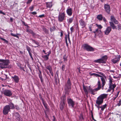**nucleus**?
Segmentation results:
<instances>
[{
	"label": "nucleus",
	"instance_id": "49",
	"mask_svg": "<svg viewBox=\"0 0 121 121\" xmlns=\"http://www.w3.org/2000/svg\"><path fill=\"white\" fill-rule=\"evenodd\" d=\"M98 73H99V74L103 75L104 77L105 78V79L106 78V76H105V75H104V74L103 73L101 72H98Z\"/></svg>",
	"mask_w": 121,
	"mask_h": 121
},
{
	"label": "nucleus",
	"instance_id": "21",
	"mask_svg": "<svg viewBox=\"0 0 121 121\" xmlns=\"http://www.w3.org/2000/svg\"><path fill=\"white\" fill-rule=\"evenodd\" d=\"M9 106L10 109H13L15 108L14 104L12 102H10L9 103L8 105H7Z\"/></svg>",
	"mask_w": 121,
	"mask_h": 121
},
{
	"label": "nucleus",
	"instance_id": "62",
	"mask_svg": "<svg viewBox=\"0 0 121 121\" xmlns=\"http://www.w3.org/2000/svg\"><path fill=\"white\" fill-rule=\"evenodd\" d=\"M37 13L35 12H31V13L33 15H35Z\"/></svg>",
	"mask_w": 121,
	"mask_h": 121
},
{
	"label": "nucleus",
	"instance_id": "52",
	"mask_svg": "<svg viewBox=\"0 0 121 121\" xmlns=\"http://www.w3.org/2000/svg\"><path fill=\"white\" fill-rule=\"evenodd\" d=\"M70 30H71V33H72L74 31V28L72 26V27L70 28Z\"/></svg>",
	"mask_w": 121,
	"mask_h": 121
},
{
	"label": "nucleus",
	"instance_id": "47",
	"mask_svg": "<svg viewBox=\"0 0 121 121\" xmlns=\"http://www.w3.org/2000/svg\"><path fill=\"white\" fill-rule=\"evenodd\" d=\"M69 36V33H68V39L69 41V43H70V44H71V41L70 40Z\"/></svg>",
	"mask_w": 121,
	"mask_h": 121
},
{
	"label": "nucleus",
	"instance_id": "30",
	"mask_svg": "<svg viewBox=\"0 0 121 121\" xmlns=\"http://www.w3.org/2000/svg\"><path fill=\"white\" fill-rule=\"evenodd\" d=\"M14 115L16 119L19 118L20 116L18 112H15L13 114Z\"/></svg>",
	"mask_w": 121,
	"mask_h": 121
},
{
	"label": "nucleus",
	"instance_id": "57",
	"mask_svg": "<svg viewBox=\"0 0 121 121\" xmlns=\"http://www.w3.org/2000/svg\"><path fill=\"white\" fill-rule=\"evenodd\" d=\"M30 56L31 58L33 60V59L32 57V56L31 53V52L29 53Z\"/></svg>",
	"mask_w": 121,
	"mask_h": 121
},
{
	"label": "nucleus",
	"instance_id": "20",
	"mask_svg": "<svg viewBox=\"0 0 121 121\" xmlns=\"http://www.w3.org/2000/svg\"><path fill=\"white\" fill-rule=\"evenodd\" d=\"M101 79L102 83V89L103 90L104 86L106 83V81L104 78L102 76L101 77Z\"/></svg>",
	"mask_w": 121,
	"mask_h": 121
},
{
	"label": "nucleus",
	"instance_id": "51",
	"mask_svg": "<svg viewBox=\"0 0 121 121\" xmlns=\"http://www.w3.org/2000/svg\"><path fill=\"white\" fill-rule=\"evenodd\" d=\"M34 8V6H32L31 7H30L29 8V9L31 11H32L33 10Z\"/></svg>",
	"mask_w": 121,
	"mask_h": 121
},
{
	"label": "nucleus",
	"instance_id": "9",
	"mask_svg": "<svg viewBox=\"0 0 121 121\" xmlns=\"http://www.w3.org/2000/svg\"><path fill=\"white\" fill-rule=\"evenodd\" d=\"M10 108L8 105H6L4 108L3 111V114L6 115L8 114L9 112L10 111Z\"/></svg>",
	"mask_w": 121,
	"mask_h": 121
},
{
	"label": "nucleus",
	"instance_id": "55",
	"mask_svg": "<svg viewBox=\"0 0 121 121\" xmlns=\"http://www.w3.org/2000/svg\"><path fill=\"white\" fill-rule=\"evenodd\" d=\"M65 65H63L62 67V69L63 71H64L65 69Z\"/></svg>",
	"mask_w": 121,
	"mask_h": 121
},
{
	"label": "nucleus",
	"instance_id": "6",
	"mask_svg": "<svg viewBox=\"0 0 121 121\" xmlns=\"http://www.w3.org/2000/svg\"><path fill=\"white\" fill-rule=\"evenodd\" d=\"M107 59V57L106 56H103L100 59L95 60L94 62L95 63H105Z\"/></svg>",
	"mask_w": 121,
	"mask_h": 121
},
{
	"label": "nucleus",
	"instance_id": "44",
	"mask_svg": "<svg viewBox=\"0 0 121 121\" xmlns=\"http://www.w3.org/2000/svg\"><path fill=\"white\" fill-rule=\"evenodd\" d=\"M26 48L27 50V51L29 53L31 52V50L30 47L27 46H26Z\"/></svg>",
	"mask_w": 121,
	"mask_h": 121
},
{
	"label": "nucleus",
	"instance_id": "45",
	"mask_svg": "<svg viewBox=\"0 0 121 121\" xmlns=\"http://www.w3.org/2000/svg\"><path fill=\"white\" fill-rule=\"evenodd\" d=\"M65 42L66 44V46L68 47V44L67 43V35H66L65 37Z\"/></svg>",
	"mask_w": 121,
	"mask_h": 121
},
{
	"label": "nucleus",
	"instance_id": "18",
	"mask_svg": "<svg viewBox=\"0 0 121 121\" xmlns=\"http://www.w3.org/2000/svg\"><path fill=\"white\" fill-rule=\"evenodd\" d=\"M72 9L71 8H68L66 11L67 14L70 16H71L72 14Z\"/></svg>",
	"mask_w": 121,
	"mask_h": 121
},
{
	"label": "nucleus",
	"instance_id": "12",
	"mask_svg": "<svg viewBox=\"0 0 121 121\" xmlns=\"http://www.w3.org/2000/svg\"><path fill=\"white\" fill-rule=\"evenodd\" d=\"M109 87V89L107 91V92H110L112 90V89L114 88L116 86V85L115 84H108Z\"/></svg>",
	"mask_w": 121,
	"mask_h": 121
},
{
	"label": "nucleus",
	"instance_id": "34",
	"mask_svg": "<svg viewBox=\"0 0 121 121\" xmlns=\"http://www.w3.org/2000/svg\"><path fill=\"white\" fill-rule=\"evenodd\" d=\"M10 34L13 37H16L18 39L19 38V37L17 35H20V34H17V35H15L12 33H11Z\"/></svg>",
	"mask_w": 121,
	"mask_h": 121
},
{
	"label": "nucleus",
	"instance_id": "38",
	"mask_svg": "<svg viewBox=\"0 0 121 121\" xmlns=\"http://www.w3.org/2000/svg\"><path fill=\"white\" fill-rule=\"evenodd\" d=\"M67 56H66V55H65L64 56L63 58L64 59V62H66L67 60Z\"/></svg>",
	"mask_w": 121,
	"mask_h": 121
},
{
	"label": "nucleus",
	"instance_id": "60",
	"mask_svg": "<svg viewBox=\"0 0 121 121\" xmlns=\"http://www.w3.org/2000/svg\"><path fill=\"white\" fill-rule=\"evenodd\" d=\"M48 54L47 55H46L49 57V56L51 53V52L50 51H49V52H48Z\"/></svg>",
	"mask_w": 121,
	"mask_h": 121
},
{
	"label": "nucleus",
	"instance_id": "33",
	"mask_svg": "<svg viewBox=\"0 0 121 121\" xmlns=\"http://www.w3.org/2000/svg\"><path fill=\"white\" fill-rule=\"evenodd\" d=\"M42 57L44 59V60L45 61L49 59L48 57L46 55L43 56Z\"/></svg>",
	"mask_w": 121,
	"mask_h": 121
},
{
	"label": "nucleus",
	"instance_id": "58",
	"mask_svg": "<svg viewBox=\"0 0 121 121\" xmlns=\"http://www.w3.org/2000/svg\"><path fill=\"white\" fill-rule=\"evenodd\" d=\"M44 17V15L43 14L40 15L39 16V17L40 18H42L43 17Z\"/></svg>",
	"mask_w": 121,
	"mask_h": 121
},
{
	"label": "nucleus",
	"instance_id": "7",
	"mask_svg": "<svg viewBox=\"0 0 121 121\" xmlns=\"http://www.w3.org/2000/svg\"><path fill=\"white\" fill-rule=\"evenodd\" d=\"M65 12L60 13L58 17V20L60 22H62L65 20Z\"/></svg>",
	"mask_w": 121,
	"mask_h": 121
},
{
	"label": "nucleus",
	"instance_id": "40",
	"mask_svg": "<svg viewBox=\"0 0 121 121\" xmlns=\"http://www.w3.org/2000/svg\"><path fill=\"white\" fill-rule=\"evenodd\" d=\"M91 75H94V76H95L96 77H100L101 78L102 76L98 74L95 73H92L91 74Z\"/></svg>",
	"mask_w": 121,
	"mask_h": 121
},
{
	"label": "nucleus",
	"instance_id": "26",
	"mask_svg": "<svg viewBox=\"0 0 121 121\" xmlns=\"http://www.w3.org/2000/svg\"><path fill=\"white\" fill-rule=\"evenodd\" d=\"M97 85L98 86V87L96 88V89L99 90L101 88V85L100 84V82L99 80L98 81Z\"/></svg>",
	"mask_w": 121,
	"mask_h": 121
},
{
	"label": "nucleus",
	"instance_id": "48",
	"mask_svg": "<svg viewBox=\"0 0 121 121\" xmlns=\"http://www.w3.org/2000/svg\"><path fill=\"white\" fill-rule=\"evenodd\" d=\"M31 34L33 35V36L34 37H35L36 36H37V35H36L33 31L31 33Z\"/></svg>",
	"mask_w": 121,
	"mask_h": 121
},
{
	"label": "nucleus",
	"instance_id": "23",
	"mask_svg": "<svg viewBox=\"0 0 121 121\" xmlns=\"http://www.w3.org/2000/svg\"><path fill=\"white\" fill-rule=\"evenodd\" d=\"M65 103L64 102H61L60 104V107L61 110H62L64 108L65 105Z\"/></svg>",
	"mask_w": 121,
	"mask_h": 121
},
{
	"label": "nucleus",
	"instance_id": "4",
	"mask_svg": "<svg viewBox=\"0 0 121 121\" xmlns=\"http://www.w3.org/2000/svg\"><path fill=\"white\" fill-rule=\"evenodd\" d=\"M84 49L86 50L87 51L93 52L95 50L94 48L87 44H83L82 46Z\"/></svg>",
	"mask_w": 121,
	"mask_h": 121
},
{
	"label": "nucleus",
	"instance_id": "1",
	"mask_svg": "<svg viewBox=\"0 0 121 121\" xmlns=\"http://www.w3.org/2000/svg\"><path fill=\"white\" fill-rule=\"evenodd\" d=\"M0 67L1 69H9L11 68V66L9 65L10 63L9 60L0 59Z\"/></svg>",
	"mask_w": 121,
	"mask_h": 121
},
{
	"label": "nucleus",
	"instance_id": "3",
	"mask_svg": "<svg viewBox=\"0 0 121 121\" xmlns=\"http://www.w3.org/2000/svg\"><path fill=\"white\" fill-rule=\"evenodd\" d=\"M71 87V83L69 79L66 83L65 84V94L68 95Z\"/></svg>",
	"mask_w": 121,
	"mask_h": 121
},
{
	"label": "nucleus",
	"instance_id": "10",
	"mask_svg": "<svg viewBox=\"0 0 121 121\" xmlns=\"http://www.w3.org/2000/svg\"><path fill=\"white\" fill-rule=\"evenodd\" d=\"M68 104L69 106H71L72 108H73L75 105V102L71 98L68 99H67Z\"/></svg>",
	"mask_w": 121,
	"mask_h": 121
},
{
	"label": "nucleus",
	"instance_id": "5",
	"mask_svg": "<svg viewBox=\"0 0 121 121\" xmlns=\"http://www.w3.org/2000/svg\"><path fill=\"white\" fill-rule=\"evenodd\" d=\"M84 49L86 50L87 51L93 52L95 50L94 48L87 44H83L82 46Z\"/></svg>",
	"mask_w": 121,
	"mask_h": 121
},
{
	"label": "nucleus",
	"instance_id": "11",
	"mask_svg": "<svg viewBox=\"0 0 121 121\" xmlns=\"http://www.w3.org/2000/svg\"><path fill=\"white\" fill-rule=\"evenodd\" d=\"M104 8L105 11L108 13H109L111 10L110 6L108 4H105L104 6Z\"/></svg>",
	"mask_w": 121,
	"mask_h": 121
},
{
	"label": "nucleus",
	"instance_id": "53",
	"mask_svg": "<svg viewBox=\"0 0 121 121\" xmlns=\"http://www.w3.org/2000/svg\"><path fill=\"white\" fill-rule=\"evenodd\" d=\"M100 105H95V106L97 107L98 109L99 110V109L100 108H101V106H99Z\"/></svg>",
	"mask_w": 121,
	"mask_h": 121
},
{
	"label": "nucleus",
	"instance_id": "22",
	"mask_svg": "<svg viewBox=\"0 0 121 121\" xmlns=\"http://www.w3.org/2000/svg\"><path fill=\"white\" fill-rule=\"evenodd\" d=\"M107 104H105L104 105H102L101 106V109L100 111V112L102 114L103 113V112L104 109L107 107Z\"/></svg>",
	"mask_w": 121,
	"mask_h": 121
},
{
	"label": "nucleus",
	"instance_id": "17",
	"mask_svg": "<svg viewBox=\"0 0 121 121\" xmlns=\"http://www.w3.org/2000/svg\"><path fill=\"white\" fill-rule=\"evenodd\" d=\"M110 20L111 22H113V23L115 24H118V22L116 20L114 16H111Z\"/></svg>",
	"mask_w": 121,
	"mask_h": 121
},
{
	"label": "nucleus",
	"instance_id": "13",
	"mask_svg": "<svg viewBox=\"0 0 121 121\" xmlns=\"http://www.w3.org/2000/svg\"><path fill=\"white\" fill-rule=\"evenodd\" d=\"M120 57L121 56H118L117 57L112 59L111 60V61L114 64H115L119 61Z\"/></svg>",
	"mask_w": 121,
	"mask_h": 121
},
{
	"label": "nucleus",
	"instance_id": "39",
	"mask_svg": "<svg viewBox=\"0 0 121 121\" xmlns=\"http://www.w3.org/2000/svg\"><path fill=\"white\" fill-rule=\"evenodd\" d=\"M46 68L49 70V71L52 70V67L50 65L47 66L46 67Z\"/></svg>",
	"mask_w": 121,
	"mask_h": 121
},
{
	"label": "nucleus",
	"instance_id": "2",
	"mask_svg": "<svg viewBox=\"0 0 121 121\" xmlns=\"http://www.w3.org/2000/svg\"><path fill=\"white\" fill-rule=\"evenodd\" d=\"M108 95V94H105L101 95L97 98L96 103L98 105L101 104L103 103L104 99L106 98Z\"/></svg>",
	"mask_w": 121,
	"mask_h": 121
},
{
	"label": "nucleus",
	"instance_id": "56",
	"mask_svg": "<svg viewBox=\"0 0 121 121\" xmlns=\"http://www.w3.org/2000/svg\"><path fill=\"white\" fill-rule=\"evenodd\" d=\"M98 29H96L95 31L93 32L95 34V35H97V32L98 31Z\"/></svg>",
	"mask_w": 121,
	"mask_h": 121
},
{
	"label": "nucleus",
	"instance_id": "15",
	"mask_svg": "<svg viewBox=\"0 0 121 121\" xmlns=\"http://www.w3.org/2000/svg\"><path fill=\"white\" fill-rule=\"evenodd\" d=\"M87 89L88 91H89L90 92L91 94L92 95H94L95 94V92L98 91L96 89V88L94 89H92L91 88L88 87V88H87Z\"/></svg>",
	"mask_w": 121,
	"mask_h": 121
},
{
	"label": "nucleus",
	"instance_id": "46",
	"mask_svg": "<svg viewBox=\"0 0 121 121\" xmlns=\"http://www.w3.org/2000/svg\"><path fill=\"white\" fill-rule=\"evenodd\" d=\"M5 77H6V78H5V79H4V78H1V77H0V79L1 80H2V81H4L5 80L7 79V75H5Z\"/></svg>",
	"mask_w": 121,
	"mask_h": 121
},
{
	"label": "nucleus",
	"instance_id": "35",
	"mask_svg": "<svg viewBox=\"0 0 121 121\" xmlns=\"http://www.w3.org/2000/svg\"><path fill=\"white\" fill-rule=\"evenodd\" d=\"M83 89L85 92L86 95H87L88 94V92L87 90L86 87L84 86H83Z\"/></svg>",
	"mask_w": 121,
	"mask_h": 121
},
{
	"label": "nucleus",
	"instance_id": "41",
	"mask_svg": "<svg viewBox=\"0 0 121 121\" xmlns=\"http://www.w3.org/2000/svg\"><path fill=\"white\" fill-rule=\"evenodd\" d=\"M33 31L32 30L29 29L28 28H27L26 29V32L28 33H29L31 34Z\"/></svg>",
	"mask_w": 121,
	"mask_h": 121
},
{
	"label": "nucleus",
	"instance_id": "14",
	"mask_svg": "<svg viewBox=\"0 0 121 121\" xmlns=\"http://www.w3.org/2000/svg\"><path fill=\"white\" fill-rule=\"evenodd\" d=\"M111 30L112 29L111 27L108 26L107 27L104 31L105 34L107 35H108L110 33Z\"/></svg>",
	"mask_w": 121,
	"mask_h": 121
},
{
	"label": "nucleus",
	"instance_id": "50",
	"mask_svg": "<svg viewBox=\"0 0 121 121\" xmlns=\"http://www.w3.org/2000/svg\"><path fill=\"white\" fill-rule=\"evenodd\" d=\"M117 26L118 28V30H121V25L119 24L117 25Z\"/></svg>",
	"mask_w": 121,
	"mask_h": 121
},
{
	"label": "nucleus",
	"instance_id": "42",
	"mask_svg": "<svg viewBox=\"0 0 121 121\" xmlns=\"http://www.w3.org/2000/svg\"><path fill=\"white\" fill-rule=\"evenodd\" d=\"M96 26L98 27L99 30H101L103 27L101 25H100L96 24Z\"/></svg>",
	"mask_w": 121,
	"mask_h": 121
},
{
	"label": "nucleus",
	"instance_id": "63",
	"mask_svg": "<svg viewBox=\"0 0 121 121\" xmlns=\"http://www.w3.org/2000/svg\"><path fill=\"white\" fill-rule=\"evenodd\" d=\"M50 73L51 74V75L52 76H53V72L52 71V70H51L50 71H49Z\"/></svg>",
	"mask_w": 121,
	"mask_h": 121
},
{
	"label": "nucleus",
	"instance_id": "25",
	"mask_svg": "<svg viewBox=\"0 0 121 121\" xmlns=\"http://www.w3.org/2000/svg\"><path fill=\"white\" fill-rule=\"evenodd\" d=\"M98 35L99 36L101 37H102V33L101 30L98 29V31L97 32V35Z\"/></svg>",
	"mask_w": 121,
	"mask_h": 121
},
{
	"label": "nucleus",
	"instance_id": "32",
	"mask_svg": "<svg viewBox=\"0 0 121 121\" xmlns=\"http://www.w3.org/2000/svg\"><path fill=\"white\" fill-rule=\"evenodd\" d=\"M42 101L44 107H45V108L46 109H47V110H48V108L47 107V103L45 102L44 101L43 99H42Z\"/></svg>",
	"mask_w": 121,
	"mask_h": 121
},
{
	"label": "nucleus",
	"instance_id": "37",
	"mask_svg": "<svg viewBox=\"0 0 121 121\" xmlns=\"http://www.w3.org/2000/svg\"><path fill=\"white\" fill-rule=\"evenodd\" d=\"M108 79L109 80V83L108 84H112V79L111 77H110L108 78Z\"/></svg>",
	"mask_w": 121,
	"mask_h": 121
},
{
	"label": "nucleus",
	"instance_id": "19",
	"mask_svg": "<svg viewBox=\"0 0 121 121\" xmlns=\"http://www.w3.org/2000/svg\"><path fill=\"white\" fill-rule=\"evenodd\" d=\"M80 25L82 26V27H85L86 25V23L82 19H81L79 21Z\"/></svg>",
	"mask_w": 121,
	"mask_h": 121
},
{
	"label": "nucleus",
	"instance_id": "64",
	"mask_svg": "<svg viewBox=\"0 0 121 121\" xmlns=\"http://www.w3.org/2000/svg\"><path fill=\"white\" fill-rule=\"evenodd\" d=\"M89 30L90 31H92V29L91 28V26H89Z\"/></svg>",
	"mask_w": 121,
	"mask_h": 121
},
{
	"label": "nucleus",
	"instance_id": "27",
	"mask_svg": "<svg viewBox=\"0 0 121 121\" xmlns=\"http://www.w3.org/2000/svg\"><path fill=\"white\" fill-rule=\"evenodd\" d=\"M110 26L113 29H117L116 26L114 25V24L113 23V22H109Z\"/></svg>",
	"mask_w": 121,
	"mask_h": 121
},
{
	"label": "nucleus",
	"instance_id": "8",
	"mask_svg": "<svg viewBox=\"0 0 121 121\" xmlns=\"http://www.w3.org/2000/svg\"><path fill=\"white\" fill-rule=\"evenodd\" d=\"M2 93L5 96L9 97H10L12 95V91L6 89L4 90Z\"/></svg>",
	"mask_w": 121,
	"mask_h": 121
},
{
	"label": "nucleus",
	"instance_id": "54",
	"mask_svg": "<svg viewBox=\"0 0 121 121\" xmlns=\"http://www.w3.org/2000/svg\"><path fill=\"white\" fill-rule=\"evenodd\" d=\"M32 0H28L26 2V3L27 4H28L30 3Z\"/></svg>",
	"mask_w": 121,
	"mask_h": 121
},
{
	"label": "nucleus",
	"instance_id": "28",
	"mask_svg": "<svg viewBox=\"0 0 121 121\" xmlns=\"http://www.w3.org/2000/svg\"><path fill=\"white\" fill-rule=\"evenodd\" d=\"M46 6L47 8H50L52 7V4L51 2H48L46 3Z\"/></svg>",
	"mask_w": 121,
	"mask_h": 121
},
{
	"label": "nucleus",
	"instance_id": "59",
	"mask_svg": "<svg viewBox=\"0 0 121 121\" xmlns=\"http://www.w3.org/2000/svg\"><path fill=\"white\" fill-rule=\"evenodd\" d=\"M40 79V80L42 84H43V79L42 78H41Z\"/></svg>",
	"mask_w": 121,
	"mask_h": 121
},
{
	"label": "nucleus",
	"instance_id": "36",
	"mask_svg": "<svg viewBox=\"0 0 121 121\" xmlns=\"http://www.w3.org/2000/svg\"><path fill=\"white\" fill-rule=\"evenodd\" d=\"M43 31H44L45 33L46 34H48L49 31L47 29H46L44 27L43 28Z\"/></svg>",
	"mask_w": 121,
	"mask_h": 121
},
{
	"label": "nucleus",
	"instance_id": "16",
	"mask_svg": "<svg viewBox=\"0 0 121 121\" xmlns=\"http://www.w3.org/2000/svg\"><path fill=\"white\" fill-rule=\"evenodd\" d=\"M12 78L15 83H18L19 82V78L17 76L15 75L13 76L12 77Z\"/></svg>",
	"mask_w": 121,
	"mask_h": 121
},
{
	"label": "nucleus",
	"instance_id": "29",
	"mask_svg": "<svg viewBox=\"0 0 121 121\" xmlns=\"http://www.w3.org/2000/svg\"><path fill=\"white\" fill-rule=\"evenodd\" d=\"M73 18L71 17L69 18V19H67V21L68 23L69 24H70L73 22Z\"/></svg>",
	"mask_w": 121,
	"mask_h": 121
},
{
	"label": "nucleus",
	"instance_id": "43",
	"mask_svg": "<svg viewBox=\"0 0 121 121\" xmlns=\"http://www.w3.org/2000/svg\"><path fill=\"white\" fill-rule=\"evenodd\" d=\"M0 39H1L2 40L4 41L6 43H8V41L7 40H6L4 38H1V37H0Z\"/></svg>",
	"mask_w": 121,
	"mask_h": 121
},
{
	"label": "nucleus",
	"instance_id": "24",
	"mask_svg": "<svg viewBox=\"0 0 121 121\" xmlns=\"http://www.w3.org/2000/svg\"><path fill=\"white\" fill-rule=\"evenodd\" d=\"M66 99L65 95H63L61 97L60 102L65 103Z\"/></svg>",
	"mask_w": 121,
	"mask_h": 121
},
{
	"label": "nucleus",
	"instance_id": "31",
	"mask_svg": "<svg viewBox=\"0 0 121 121\" xmlns=\"http://www.w3.org/2000/svg\"><path fill=\"white\" fill-rule=\"evenodd\" d=\"M97 18L100 21L103 18V16L102 14L98 15L97 17Z\"/></svg>",
	"mask_w": 121,
	"mask_h": 121
},
{
	"label": "nucleus",
	"instance_id": "61",
	"mask_svg": "<svg viewBox=\"0 0 121 121\" xmlns=\"http://www.w3.org/2000/svg\"><path fill=\"white\" fill-rule=\"evenodd\" d=\"M121 105V103L119 102L117 104V105L120 106Z\"/></svg>",
	"mask_w": 121,
	"mask_h": 121
}]
</instances>
